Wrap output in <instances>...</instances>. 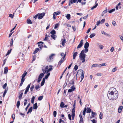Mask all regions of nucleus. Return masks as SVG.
<instances>
[{
	"instance_id": "1",
	"label": "nucleus",
	"mask_w": 123,
	"mask_h": 123,
	"mask_svg": "<svg viewBox=\"0 0 123 123\" xmlns=\"http://www.w3.org/2000/svg\"><path fill=\"white\" fill-rule=\"evenodd\" d=\"M116 90V89L113 87L109 89L107 94V96L109 99L111 100H115L117 98L118 93L117 91L115 92Z\"/></svg>"
},
{
	"instance_id": "2",
	"label": "nucleus",
	"mask_w": 123,
	"mask_h": 123,
	"mask_svg": "<svg viewBox=\"0 0 123 123\" xmlns=\"http://www.w3.org/2000/svg\"><path fill=\"white\" fill-rule=\"evenodd\" d=\"M86 55L84 53V50L81 51V53L80 54L79 57L81 59V60H82V63H83L85 61V58Z\"/></svg>"
},
{
	"instance_id": "3",
	"label": "nucleus",
	"mask_w": 123,
	"mask_h": 123,
	"mask_svg": "<svg viewBox=\"0 0 123 123\" xmlns=\"http://www.w3.org/2000/svg\"><path fill=\"white\" fill-rule=\"evenodd\" d=\"M66 52L65 53V54L64 55V56L62 57V58L59 61V62L58 64V65L59 66V67L61 65V64L64 61V58L66 56Z\"/></svg>"
},
{
	"instance_id": "4",
	"label": "nucleus",
	"mask_w": 123,
	"mask_h": 123,
	"mask_svg": "<svg viewBox=\"0 0 123 123\" xmlns=\"http://www.w3.org/2000/svg\"><path fill=\"white\" fill-rule=\"evenodd\" d=\"M44 76V74L42 73L40 74L39 75L38 79L37 80V82H39L41 80L42 78Z\"/></svg>"
},
{
	"instance_id": "5",
	"label": "nucleus",
	"mask_w": 123,
	"mask_h": 123,
	"mask_svg": "<svg viewBox=\"0 0 123 123\" xmlns=\"http://www.w3.org/2000/svg\"><path fill=\"white\" fill-rule=\"evenodd\" d=\"M38 14H39L38 18L39 19H42L45 14L44 12H43L41 13H38Z\"/></svg>"
},
{
	"instance_id": "6",
	"label": "nucleus",
	"mask_w": 123,
	"mask_h": 123,
	"mask_svg": "<svg viewBox=\"0 0 123 123\" xmlns=\"http://www.w3.org/2000/svg\"><path fill=\"white\" fill-rule=\"evenodd\" d=\"M55 55V54H52L50 55L49 56V58H48L47 59V61L49 62H50L51 61V60L53 59L52 57Z\"/></svg>"
},
{
	"instance_id": "7",
	"label": "nucleus",
	"mask_w": 123,
	"mask_h": 123,
	"mask_svg": "<svg viewBox=\"0 0 123 123\" xmlns=\"http://www.w3.org/2000/svg\"><path fill=\"white\" fill-rule=\"evenodd\" d=\"M24 90H22L20 91L19 92V95L18 97L19 99L21 100V99L22 98V97L23 94V92L24 91Z\"/></svg>"
},
{
	"instance_id": "8",
	"label": "nucleus",
	"mask_w": 123,
	"mask_h": 123,
	"mask_svg": "<svg viewBox=\"0 0 123 123\" xmlns=\"http://www.w3.org/2000/svg\"><path fill=\"white\" fill-rule=\"evenodd\" d=\"M27 74V72H26L25 71L24 72V73H23L22 75V76L21 77L22 78L21 80H25V79L24 78L25 77V76H26V75Z\"/></svg>"
},
{
	"instance_id": "9",
	"label": "nucleus",
	"mask_w": 123,
	"mask_h": 123,
	"mask_svg": "<svg viewBox=\"0 0 123 123\" xmlns=\"http://www.w3.org/2000/svg\"><path fill=\"white\" fill-rule=\"evenodd\" d=\"M89 43L87 42L85 44L84 48L85 49H88L89 46Z\"/></svg>"
},
{
	"instance_id": "10",
	"label": "nucleus",
	"mask_w": 123,
	"mask_h": 123,
	"mask_svg": "<svg viewBox=\"0 0 123 123\" xmlns=\"http://www.w3.org/2000/svg\"><path fill=\"white\" fill-rule=\"evenodd\" d=\"M91 113L92 114L90 118L93 117H94L95 116H96L97 115L96 113L93 111H92L91 112Z\"/></svg>"
},
{
	"instance_id": "11",
	"label": "nucleus",
	"mask_w": 123,
	"mask_h": 123,
	"mask_svg": "<svg viewBox=\"0 0 123 123\" xmlns=\"http://www.w3.org/2000/svg\"><path fill=\"white\" fill-rule=\"evenodd\" d=\"M8 71V68L7 67H6L4 68V73L5 74H6Z\"/></svg>"
},
{
	"instance_id": "12",
	"label": "nucleus",
	"mask_w": 123,
	"mask_h": 123,
	"mask_svg": "<svg viewBox=\"0 0 123 123\" xmlns=\"http://www.w3.org/2000/svg\"><path fill=\"white\" fill-rule=\"evenodd\" d=\"M97 46H99V47L101 49H102L104 47L102 45H101L100 44V43H97Z\"/></svg>"
},
{
	"instance_id": "13",
	"label": "nucleus",
	"mask_w": 123,
	"mask_h": 123,
	"mask_svg": "<svg viewBox=\"0 0 123 123\" xmlns=\"http://www.w3.org/2000/svg\"><path fill=\"white\" fill-rule=\"evenodd\" d=\"M33 108L35 109H36L37 108L38 106L37 103H35L33 105Z\"/></svg>"
},
{
	"instance_id": "14",
	"label": "nucleus",
	"mask_w": 123,
	"mask_h": 123,
	"mask_svg": "<svg viewBox=\"0 0 123 123\" xmlns=\"http://www.w3.org/2000/svg\"><path fill=\"white\" fill-rule=\"evenodd\" d=\"M77 54L78 53L77 52H75L74 53L73 55V59H75V57L77 55Z\"/></svg>"
},
{
	"instance_id": "15",
	"label": "nucleus",
	"mask_w": 123,
	"mask_h": 123,
	"mask_svg": "<svg viewBox=\"0 0 123 123\" xmlns=\"http://www.w3.org/2000/svg\"><path fill=\"white\" fill-rule=\"evenodd\" d=\"M94 67H99V64H93L91 68H92Z\"/></svg>"
},
{
	"instance_id": "16",
	"label": "nucleus",
	"mask_w": 123,
	"mask_h": 123,
	"mask_svg": "<svg viewBox=\"0 0 123 123\" xmlns=\"http://www.w3.org/2000/svg\"><path fill=\"white\" fill-rule=\"evenodd\" d=\"M51 37L54 40H55L57 36L55 35H51Z\"/></svg>"
},
{
	"instance_id": "17",
	"label": "nucleus",
	"mask_w": 123,
	"mask_h": 123,
	"mask_svg": "<svg viewBox=\"0 0 123 123\" xmlns=\"http://www.w3.org/2000/svg\"><path fill=\"white\" fill-rule=\"evenodd\" d=\"M8 89H5V90L4 91V92L3 94V97H4L5 94L7 92L8 90Z\"/></svg>"
},
{
	"instance_id": "18",
	"label": "nucleus",
	"mask_w": 123,
	"mask_h": 123,
	"mask_svg": "<svg viewBox=\"0 0 123 123\" xmlns=\"http://www.w3.org/2000/svg\"><path fill=\"white\" fill-rule=\"evenodd\" d=\"M27 22L28 24H32V22L30 19H27Z\"/></svg>"
},
{
	"instance_id": "19",
	"label": "nucleus",
	"mask_w": 123,
	"mask_h": 123,
	"mask_svg": "<svg viewBox=\"0 0 123 123\" xmlns=\"http://www.w3.org/2000/svg\"><path fill=\"white\" fill-rule=\"evenodd\" d=\"M56 33V31L54 30H52L50 32V33L51 34V35L55 34Z\"/></svg>"
},
{
	"instance_id": "20",
	"label": "nucleus",
	"mask_w": 123,
	"mask_h": 123,
	"mask_svg": "<svg viewBox=\"0 0 123 123\" xmlns=\"http://www.w3.org/2000/svg\"><path fill=\"white\" fill-rule=\"evenodd\" d=\"M70 14H68L66 16V17L68 20H69L70 18Z\"/></svg>"
},
{
	"instance_id": "21",
	"label": "nucleus",
	"mask_w": 123,
	"mask_h": 123,
	"mask_svg": "<svg viewBox=\"0 0 123 123\" xmlns=\"http://www.w3.org/2000/svg\"><path fill=\"white\" fill-rule=\"evenodd\" d=\"M66 43V39H64L62 42V44L63 46H64Z\"/></svg>"
},
{
	"instance_id": "22",
	"label": "nucleus",
	"mask_w": 123,
	"mask_h": 123,
	"mask_svg": "<svg viewBox=\"0 0 123 123\" xmlns=\"http://www.w3.org/2000/svg\"><path fill=\"white\" fill-rule=\"evenodd\" d=\"M12 49H10L9 50H8V51L7 52V53L6 54V56H7V55L9 54H10V53H11V50H12Z\"/></svg>"
},
{
	"instance_id": "23",
	"label": "nucleus",
	"mask_w": 123,
	"mask_h": 123,
	"mask_svg": "<svg viewBox=\"0 0 123 123\" xmlns=\"http://www.w3.org/2000/svg\"><path fill=\"white\" fill-rule=\"evenodd\" d=\"M83 45V44L80 43L77 47V48L79 49Z\"/></svg>"
},
{
	"instance_id": "24",
	"label": "nucleus",
	"mask_w": 123,
	"mask_h": 123,
	"mask_svg": "<svg viewBox=\"0 0 123 123\" xmlns=\"http://www.w3.org/2000/svg\"><path fill=\"white\" fill-rule=\"evenodd\" d=\"M107 64L105 63H102L99 64V67H101V66H105Z\"/></svg>"
},
{
	"instance_id": "25",
	"label": "nucleus",
	"mask_w": 123,
	"mask_h": 123,
	"mask_svg": "<svg viewBox=\"0 0 123 123\" xmlns=\"http://www.w3.org/2000/svg\"><path fill=\"white\" fill-rule=\"evenodd\" d=\"M31 83H30L28 85L26 88V90L29 91V90L31 86Z\"/></svg>"
},
{
	"instance_id": "26",
	"label": "nucleus",
	"mask_w": 123,
	"mask_h": 123,
	"mask_svg": "<svg viewBox=\"0 0 123 123\" xmlns=\"http://www.w3.org/2000/svg\"><path fill=\"white\" fill-rule=\"evenodd\" d=\"M39 50V48H36L35 49V50L33 52V54H35L36 53H37Z\"/></svg>"
},
{
	"instance_id": "27",
	"label": "nucleus",
	"mask_w": 123,
	"mask_h": 123,
	"mask_svg": "<svg viewBox=\"0 0 123 123\" xmlns=\"http://www.w3.org/2000/svg\"><path fill=\"white\" fill-rule=\"evenodd\" d=\"M91 110L89 107H87V110L86 111V113H90Z\"/></svg>"
},
{
	"instance_id": "28",
	"label": "nucleus",
	"mask_w": 123,
	"mask_h": 123,
	"mask_svg": "<svg viewBox=\"0 0 123 123\" xmlns=\"http://www.w3.org/2000/svg\"><path fill=\"white\" fill-rule=\"evenodd\" d=\"M87 110L86 107H85L84 109V110L83 111V114L84 116H85L86 114V111Z\"/></svg>"
},
{
	"instance_id": "29",
	"label": "nucleus",
	"mask_w": 123,
	"mask_h": 123,
	"mask_svg": "<svg viewBox=\"0 0 123 123\" xmlns=\"http://www.w3.org/2000/svg\"><path fill=\"white\" fill-rule=\"evenodd\" d=\"M98 4L96 3L95 6H93L91 8V9L93 10V9H94L97 6H98Z\"/></svg>"
},
{
	"instance_id": "30",
	"label": "nucleus",
	"mask_w": 123,
	"mask_h": 123,
	"mask_svg": "<svg viewBox=\"0 0 123 123\" xmlns=\"http://www.w3.org/2000/svg\"><path fill=\"white\" fill-rule=\"evenodd\" d=\"M64 105V102H62L60 105V107L62 108H63Z\"/></svg>"
},
{
	"instance_id": "31",
	"label": "nucleus",
	"mask_w": 123,
	"mask_h": 123,
	"mask_svg": "<svg viewBox=\"0 0 123 123\" xmlns=\"http://www.w3.org/2000/svg\"><path fill=\"white\" fill-rule=\"evenodd\" d=\"M43 98V96H41L39 97L38 98V100L39 101L41 100Z\"/></svg>"
},
{
	"instance_id": "32",
	"label": "nucleus",
	"mask_w": 123,
	"mask_h": 123,
	"mask_svg": "<svg viewBox=\"0 0 123 123\" xmlns=\"http://www.w3.org/2000/svg\"><path fill=\"white\" fill-rule=\"evenodd\" d=\"M20 101H17V103L16 106L18 108L20 105Z\"/></svg>"
},
{
	"instance_id": "33",
	"label": "nucleus",
	"mask_w": 123,
	"mask_h": 123,
	"mask_svg": "<svg viewBox=\"0 0 123 123\" xmlns=\"http://www.w3.org/2000/svg\"><path fill=\"white\" fill-rule=\"evenodd\" d=\"M70 82L69 83V84L70 85H74V80L72 79L70 81Z\"/></svg>"
},
{
	"instance_id": "34",
	"label": "nucleus",
	"mask_w": 123,
	"mask_h": 123,
	"mask_svg": "<svg viewBox=\"0 0 123 123\" xmlns=\"http://www.w3.org/2000/svg\"><path fill=\"white\" fill-rule=\"evenodd\" d=\"M39 48H40L41 50L43 47V45L42 44H38Z\"/></svg>"
},
{
	"instance_id": "35",
	"label": "nucleus",
	"mask_w": 123,
	"mask_h": 123,
	"mask_svg": "<svg viewBox=\"0 0 123 123\" xmlns=\"http://www.w3.org/2000/svg\"><path fill=\"white\" fill-rule=\"evenodd\" d=\"M95 35V33H92L90 35L89 37L90 38H92Z\"/></svg>"
},
{
	"instance_id": "36",
	"label": "nucleus",
	"mask_w": 123,
	"mask_h": 123,
	"mask_svg": "<svg viewBox=\"0 0 123 123\" xmlns=\"http://www.w3.org/2000/svg\"><path fill=\"white\" fill-rule=\"evenodd\" d=\"M35 99V97L33 96L31 98V103L32 104H33L34 103V101Z\"/></svg>"
},
{
	"instance_id": "37",
	"label": "nucleus",
	"mask_w": 123,
	"mask_h": 123,
	"mask_svg": "<svg viewBox=\"0 0 123 123\" xmlns=\"http://www.w3.org/2000/svg\"><path fill=\"white\" fill-rule=\"evenodd\" d=\"M13 39L12 38L11 40L10 43V46H11L13 44Z\"/></svg>"
},
{
	"instance_id": "38",
	"label": "nucleus",
	"mask_w": 123,
	"mask_h": 123,
	"mask_svg": "<svg viewBox=\"0 0 123 123\" xmlns=\"http://www.w3.org/2000/svg\"><path fill=\"white\" fill-rule=\"evenodd\" d=\"M75 108L74 107L73 108L72 111V114H75Z\"/></svg>"
},
{
	"instance_id": "39",
	"label": "nucleus",
	"mask_w": 123,
	"mask_h": 123,
	"mask_svg": "<svg viewBox=\"0 0 123 123\" xmlns=\"http://www.w3.org/2000/svg\"><path fill=\"white\" fill-rule=\"evenodd\" d=\"M34 87V85H32L31 87L30 88V90H31V92H32L33 90Z\"/></svg>"
},
{
	"instance_id": "40",
	"label": "nucleus",
	"mask_w": 123,
	"mask_h": 123,
	"mask_svg": "<svg viewBox=\"0 0 123 123\" xmlns=\"http://www.w3.org/2000/svg\"><path fill=\"white\" fill-rule=\"evenodd\" d=\"M52 68H49L47 70V73H48L50 71L52 70Z\"/></svg>"
},
{
	"instance_id": "41",
	"label": "nucleus",
	"mask_w": 123,
	"mask_h": 123,
	"mask_svg": "<svg viewBox=\"0 0 123 123\" xmlns=\"http://www.w3.org/2000/svg\"><path fill=\"white\" fill-rule=\"evenodd\" d=\"M53 115L55 117L56 115L57 112L55 111H54L53 112Z\"/></svg>"
},
{
	"instance_id": "42",
	"label": "nucleus",
	"mask_w": 123,
	"mask_h": 123,
	"mask_svg": "<svg viewBox=\"0 0 123 123\" xmlns=\"http://www.w3.org/2000/svg\"><path fill=\"white\" fill-rule=\"evenodd\" d=\"M115 10V9H112L111 10H110L109 11V13H111L112 12H113Z\"/></svg>"
},
{
	"instance_id": "43",
	"label": "nucleus",
	"mask_w": 123,
	"mask_h": 123,
	"mask_svg": "<svg viewBox=\"0 0 123 123\" xmlns=\"http://www.w3.org/2000/svg\"><path fill=\"white\" fill-rule=\"evenodd\" d=\"M102 115H103V114L102 113L100 112V114H99V118L100 119H102Z\"/></svg>"
},
{
	"instance_id": "44",
	"label": "nucleus",
	"mask_w": 123,
	"mask_h": 123,
	"mask_svg": "<svg viewBox=\"0 0 123 123\" xmlns=\"http://www.w3.org/2000/svg\"><path fill=\"white\" fill-rule=\"evenodd\" d=\"M48 37H50L49 36H48V35L47 34L46 35H45V37L44 39V41H47L48 38Z\"/></svg>"
},
{
	"instance_id": "45",
	"label": "nucleus",
	"mask_w": 123,
	"mask_h": 123,
	"mask_svg": "<svg viewBox=\"0 0 123 123\" xmlns=\"http://www.w3.org/2000/svg\"><path fill=\"white\" fill-rule=\"evenodd\" d=\"M84 122L83 118H80L79 123H82Z\"/></svg>"
},
{
	"instance_id": "46",
	"label": "nucleus",
	"mask_w": 123,
	"mask_h": 123,
	"mask_svg": "<svg viewBox=\"0 0 123 123\" xmlns=\"http://www.w3.org/2000/svg\"><path fill=\"white\" fill-rule=\"evenodd\" d=\"M24 81V80H21V82L19 85L20 86H21L22 85Z\"/></svg>"
},
{
	"instance_id": "47",
	"label": "nucleus",
	"mask_w": 123,
	"mask_h": 123,
	"mask_svg": "<svg viewBox=\"0 0 123 123\" xmlns=\"http://www.w3.org/2000/svg\"><path fill=\"white\" fill-rule=\"evenodd\" d=\"M32 107H31L29 110H28V111L30 112V113H31L32 111Z\"/></svg>"
},
{
	"instance_id": "48",
	"label": "nucleus",
	"mask_w": 123,
	"mask_h": 123,
	"mask_svg": "<svg viewBox=\"0 0 123 123\" xmlns=\"http://www.w3.org/2000/svg\"><path fill=\"white\" fill-rule=\"evenodd\" d=\"M24 106H25L27 103V99H25L24 100Z\"/></svg>"
},
{
	"instance_id": "49",
	"label": "nucleus",
	"mask_w": 123,
	"mask_h": 123,
	"mask_svg": "<svg viewBox=\"0 0 123 123\" xmlns=\"http://www.w3.org/2000/svg\"><path fill=\"white\" fill-rule=\"evenodd\" d=\"M30 105V103H29L28 105L27 106V107L25 108V110L26 111H27V109L29 107V106Z\"/></svg>"
},
{
	"instance_id": "50",
	"label": "nucleus",
	"mask_w": 123,
	"mask_h": 123,
	"mask_svg": "<svg viewBox=\"0 0 123 123\" xmlns=\"http://www.w3.org/2000/svg\"><path fill=\"white\" fill-rule=\"evenodd\" d=\"M75 115V114H72L71 116L72 117V120H74V116Z\"/></svg>"
},
{
	"instance_id": "51",
	"label": "nucleus",
	"mask_w": 123,
	"mask_h": 123,
	"mask_svg": "<svg viewBox=\"0 0 123 123\" xmlns=\"http://www.w3.org/2000/svg\"><path fill=\"white\" fill-rule=\"evenodd\" d=\"M74 68L75 70L76 71V70H77L78 68V66L77 65H75L74 66Z\"/></svg>"
},
{
	"instance_id": "52",
	"label": "nucleus",
	"mask_w": 123,
	"mask_h": 123,
	"mask_svg": "<svg viewBox=\"0 0 123 123\" xmlns=\"http://www.w3.org/2000/svg\"><path fill=\"white\" fill-rule=\"evenodd\" d=\"M55 13L56 12H54L53 14V18L54 19H55L56 18V17H55Z\"/></svg>"
},
{
	"instance_id": "53",
	"label": "nucleus",
	"mask_w": 123,
	"mask_h": 123,
	"mask_svg": "<svg viewBox=\"0 0 123 123\" xmlns=\"http://www.w3.org/2000/svg\"><path fill=\"white\" fill-rule=\"evenodd\" d=\"M105 19H103L101 20L100 22L101 24H102L105 22Z\"/></svg>"
},
{
	"instance_id": "54",
	"label": "nucleus",
	"mask_w": 123,
	"mask_h": 123,
	"mask_svg": "<svg viewBox=\"0 0 123 123\" xmlns=\"http://www.w3.org/2000/svg\"><path fill=\"white\" fill-rule=\"evenodd\" d=\"M7 86V83H6L3 86V88L4 89H5L6 87Z\"/></svg>"
},
{
	"instance_id": "55",
	"label": "nucleus",
	"mask_w": 123,
	"mask_h": 123,
	"mask_svg": "<svg viewBox=\"0 0 123 123\" xmlns=\"http://www.w3.org/2000/svg\"><path fill=\"white\" fill-rule=\"evenodd\" d=\"M75 88V87L74 86H72L71 88V89H72V90L73 91H74V90Z\"/></svg>"
},
{
	"instance_id": "56",
	"label": "nucleus",
	"mask_w": 123,
	"mask_h": 123,
	"mask_svg": "<svg viewBox=\"0 0 123 123\" xmlns=\"http://www.w3.org/2000/svg\"><path fill=\"white\" fill-rule=\"evenodd\" d=\"M84 72H82L81 75V77H83L84 78Z\"/></svg>"
},
{
	"instance_id": "57",
	"label": "nucleus",
	"mask_w": 123,
	"mask_h": 123,
	"mask_svg": "<svg viewBox=\"0 0 123 123\" xmlns=\"http://www.w3.org/2000/svg\"><path fill=\"white\" fill-rule=\"evenodd\" d=\"M42 70L43 71V73L44 74H45L46 71V70L45 69L42 68Z\"/></svg>"
},
{
	"instance_id": "58",
	"label": "nucleus",
	"mask_w": 123,
	"mask_h": 123,
	"mask_svg": "<svg viewBox=\"0 0 123 123\" xmlns=\"http://www.w3.org/2000/svg\"><path fill=\"white\" fill-rule=\"evenodd\" d=\"M117 70V68H116V67H115L112 69V72H114Z\"/></svg>"
},
{
	"instance_id": "59",
	"label": "nucleus",
	"mask_w": 123,
	"mask_h": 123,
	"mask_svg": "<svg viewBox=\"0 0 123 123\" xmlns=\"http://www.w3.org/2000/svg\"><path fill=\"white\" fill-rule=\"evenodd\" d=\"M58 26H59V25H58V24H56L55 25V27H54V29H56V28H57L58 27Z\"/></svg>"
},
{
	"instance_id": "60",
	"label": "nucleus",
	"mask_w": 123,
	"mask_h": 123,
	"mask_svg": "<svg viewBox=\"0 0 123 123\" xmlns=\"http://www.w3.org/2000/svg\"><path fill=\"white\" fill-rule=\"evenodd\" d=\"M68 117L69 119L70 120H71V115L70 114H68Z\"/></svg>"
},
{
	"instance_id": "61",
	"label": "nucleus",
	"mask_w": 123,
	"mask_h": 123,
	"mask_svg": "<svg viewBox=\"0 0 123 123\" xmlns=\"http://www.w3.org/2000/svg\"><path fill=\"white\" fill-rule=\"evenodd\" d=\"M9 17L12 18H13V15H12V14H10L9 15Z\"/></svg>"
},
{
	"instance_id": "62",
	"label": "nucleus",
	"mask_w": 123,
	"mask_h": 123,
	"mask_svg": "<svg viewBox=\"0 0 123 123\" xmlns=\"http://www.w3.org/2000/svg\"><path fill=\"white\" fill-rule=\"evenodd\" d=\"M12 117L13 119V120H14V119L15 117V115L14 114H13L12 115Z\"/></svg>"
},
{
	"instance_id": "63",
	"label": "nucleus",
	"mask_w": 123,
	"mask_h": 123,
	"mask_svg": "<svg viewBox=\"0 0 123 123\" xmlns=\"http://www.w3.org/2000/svg\"><path fill=\"white\" fill-rule=\"evenodd\" d=\"M119 36L120 37L121 39V40L123 42V37L120 35H119Z\"/></svg>"
},
{
	"instance_id": "64",
	"label": "nucleus",
	"mask_w": 123,
	"mask_h": 123,
	"mask_svg": "<svg viewBox=\"0 0 123 123\" xmlns=\"http://www.w3.org/2000/svg\"><path fill=\"white\" fill-rule=\"evenodd\" d=\"M91 121L92 122V123H96V122L94 119H93V120H91Z\"/></svg>"
}]
</instances>
